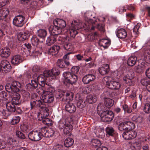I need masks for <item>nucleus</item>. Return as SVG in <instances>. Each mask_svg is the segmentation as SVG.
<instances>
[{"label": "nucleus", "mask_w": 150, "mask_h": 150, "mask_svg": "<svg viewBox=\"0 0 150 150\" xmlns=\"http://www.w3.org/2000/svg\"><path fill=\"white\" fill-rule=\"evenodd\" d=\"M55 135V132L53 130L50 129L47 130L45 137H50Z\"/></svg>", "instance_id": "a18cd8bd"}, {"label": "nucleus", "mask_w": 150, "mask_h": 150, "mask_svg": "<svg viewBox=\"0 0 150 150\" xmlns=\"http://www.w3.org/2000/svg\"><path fill=\"white\" fill-rule=\"evenodd\" d=\"M112 80V78L110 76H105L102 79V81L103 83L105 84L106 86L109 87L111 82Z\"/></svg>", "instance_id": "58836bf2"}, {"label": "nucleus", "mask_w": 150, "mask_h": 150, "mask_svg": "<svg viewBox=\"0 0 150 150\" xmlns=\"http://www.w3.org/2000/svg\"><path fill=\"white\" fill-rule=\"evenodd\" d=\"M73 139L71 138H67L66 139L64 142V145L66 147H69L71 146L74 143Z\"/></svg>", "instance_id": "ea45409f"}, {"label": "nucleus", "mask_w": 150, "mask_h": 150, "mask_svg": "<svg viewBox=\"0 0 150 150\" xmlns=\"http://www.w3.org/2000/svg\"><path fill=\"white\" fill-rule=\"evenodd\" d=\"M33 79L31 81V85L35 88L38 87V83L37 81V80L35 79V75H33Z\"/></svg>", "instance_id": "5fc2aeb1"}, {"label": "nucleus", "mask_w": 150, "mask_h": 150, "mask_svg": "<svg viewBox=\"0 0 150 150\" xmlns=\"http://www.w3.org/2000/svg\"><path fill=\"white\" fill-rule=\"evenodd\" d=\"M33 75H35V79L37 80L38 84L42 85L44 84L45 81L47 79L43 74H40L38 76L36 74H34Z\"/></svg>", "instance_id": "393cba45"}, {"label": "nucleus", "mask_w": 150, "mask_h": 150, "mask_svg": "<svg viewBox=\"0 0 150 150\" xmlns=\"http://www.w3.org/2000/svg\"><path fill=\"white\" fill-rule=\"evenodd\" d=\"M63 75L65 78V81L70 84H73L76 83L78 79L77 75H75L70 72H64Z\"/></svg>", "instance_id": "423d86ee"}, {"label": "nucleus", "mask_w": 150, "mask_h": 150, "mask_svg": "<svg viewBox=\"0 0 150 150\" xmlns=\"http://www.w3.org/2000/svg\"><path fill=\"white\" fill-rule=\"evenodd\" d=\"M106 135L107 137H113L115 134V131L114 129L111 127H107L105 129Z\"/></svg>", "instance_id": "c756f323"}, {"label": "nucleus", "mask_w": 150, "mask_h": 150, "mask_svg": "<svg viewBox=\"0 0 150 150\" xmlns=\"http://www.w3.org/2000/svg\"><path fill=\"white\" fill-rule=\"evenodd\" d=\"M54 69H52L51 70L48 69L44 71L43 75L47 79L48 77H49L52 79V77L53 75L52 72H54Z\"/></svg>", "instance_id": "e433bc0d"}, {"label": "nucleus", "mask_w": 150, "mask_h": 150, "mask_svg": "<svg viewBox=\"0 0 150 150\" xmlns=\"http://www.w3.org/2000/svg\"><path fill=\"white\" fill-rule=\"evenodd\" d=\"M101 120L103 122H108L112 121L113 118V112L108 110L104 111L101 112L100 115Z\"/></svg>", "instance_id": "0eeeda50"}, {"label": "nucleus", "mask_w": 150, "mask_h": 150, "mask_svg": "<svg viewBox=\"0 0 150 150\" xmlns=\"http://www.w3.org/2000/svg\"><path fill=\"white\" fill-rule=\"evenodd\" d=\"M37 35L38 37L40 38H45L47 35V33L46 30L40 29L38 30Z\"/></svg>", "instance_id": "79ce46f5"}, {"label": "nucleus", "mask_w": 150, "mask_h": 150, "mask_svg": "<svg viewBox=\"0 0 150 150\" xmlns=\"http://www.w3.org/2000/svg\"><path fill=\"white\" fill-rule=\"evenodd\" d=\"M125 128L126 130H129L134 129L135 127V125L133 122L130 121L125 122Z\"/></svg>", "instance_id": "7c9ffc66"}, {"label": "nucleus", "mask_w": 150, "mask_h": 150, "mask_svg": "<svg viewBox=\"0 0 150 150\" xmlns=\"http://www.w3.org/2000/svg\"><path fill=\"white\" fill-rule=\"evenodd\" d=\"M48 115H49L46 116H44L43 114L40 113L38 115V119L40 120H42L43 123L45 125L48 126L51 125H52L51 120L47 118Z\"/></svg>", "instance_id": "f3484780"}, {"label": "nucleus", "mask_w": 150, "mask_h": 150, "mask_svg": "<svg viewBox=\"0 0 150 150\" xmlns=\"http://www.w3.org/2000/svg\"><path fill=\"white\" fill-rule=\"evenodd\" d=\"M42 135L40 134V132L37 131H32L28 134V137L31 140L33 141H38L42 138Z\"/></svg>", "instance_id": "6e6552de"}, {"label": "nucleus", "mask_w": 150, "mask_h": 150, "mask_svg": "<svg viewBox=\"0 0 150 150\" xmlns=\"http://www.w3.org/2000/svg\"><path fill=\"white\" fill-rule=\"evenodd\" d=\"M57 66L61 68L65 67V62L62 59H58L57 61Z\"/></svg>", "instance_id": "09e8293b"}, {"label": "nucleus", "mask_w": 150, "mask_h": 150, "mask_svg": "<svg viewBox=\"0 0 150 150\" xmlns=\"http://www.w3.org/2000/svg\"><path fill=\"white\" fill-rule=\"evenodd\" d=\"M116 34L117 38H126L127 36L128 37H130L127 34L126 31L122 28L118 30Z\"/></svg>", "instance_id": "5701e85b"}, {"label": "nucleus", "mask_w": 150, "mask_h": 150, "mask_svg": "<svg viewBox=\"0 0 150 150\" xmlns=\"http://www.w3.org/2000/svg\"><path fill=\"white\" fill-rule=\"evenodd\" d=\"M16 105L11 102H10L7 103L6 104V108L7 110L10 112H14L16 110Z\"/></svg>", "instance_id": "2f4dec72"}, {"label": "nucleus", "mask_w": 150, "mask_h": 150, "mask_svg": "<svg viewBox=\"0 0 150 150\" xmlns=\"http://www.w3.org/2000/svg\"><path fill=\"white\" fill-rule=\"evenodd\" d=\"M18 92L13 91L9 93V96L12 98L11 102L16 105H18L21 103L20 100V96L17 93Z\"/></svg>", "instance_id": "1a4fd4ad"}, {"label": "nucleus", "mask_w": 150, "mask_h": 150, "mask_svg": "<svg viewBox=\"0 0 150 150\" xmlns=\"http://www.w3.org/2000/svg\"><path fill=\"white\" fill-rule=\"evenodd\" d=\"M49 30L50 34L53 36L59 35L62 31V30L57 25L50 26L49 28Z\"/></svg>", "instance_id": "2eb2a0df"}, {"label": "nucleus", "mask_w": 150, "mask_h": 150, "mask_svg": "<svg viewBox=\"0 0 150 150\" xmlns=\"http://www.w3.org/2000/svg\"><path fill=\"white\" fill-rule=\"evenodd\" d=\"M143 47V49L145 50V53L150 54V41L146 43Z\"/></svg>", "instance_id": "37998d69"}, {"label": "nucleus", "mask_w": 150, "mask_h": 150, "mask_svg": "<svg viewBox=\"0 0 150 150\" xmlns=\"http://www.w3.org/2000/svg\"><path fill=\"white\" fill-rule=\"evenodd\" d=\"M79 68L78 66H74L71 69V73L74 74L75 75H77L79 71Z\"/></svg>", "instance_id": "de8ad7c7"}, {"label": "nucleus", "mask_w": 150, "mask_h": 150, "mask_svg": "<svg viewBox=\"0 0 150 150\" xmlns=\"http://www.w3.org/2000/svg\"><path fill=\"white\" fill-rule=\"evenodd\" d=\"M16 136L19 138L21 139H25V137L24 134L20 131H17L16 132Z\"/></svg>", "instance_id": "13d9d810"}, {"label": "nucleus", "mask_w": 150, "mask_h": 150, "mask_svg": "<svg viewBox=\"0 0 150 150\" xmlns=\"http://www.w3.org/2000/svg\"><path fill=\"white\" fill-rule=\"evenodd\" d=\"M10 54V49L8 47H4L0 50V54L2 57H8Z\"/></svg>", "instance_id": "aec40b11"}, {"label": "nucleus", "mask_w": 150, "mask_h": 150, "mask_svg": "<svg viewBox=\"0 0 150 150\" xmlns=\"http://www.w3.org/2000/svg\"><path fill=\"white\" fill-rule=\"evenodd\" d=\"M140 26V24L137 23L136 25H135L133 28V31L134 34L135 35V37H137L139 34V32H138V30Z\"/></svg>", "instance_id": "c03bdc74"}, {"label": "nucleus", "mask_w": 150, "mask_h": 150, "mask_svg": "<svg viewBox=\"0 0 150 150\" xmlns=\"http://www.w3.org/2000/svg\"><path fill=\"white\" fill-rule=\"evenodd\" d=\"M11 69V64H9L7 66H6L5 67H4L2 68V71H4L6 73L9 71Z\"/></svg>", "instance_id": "052dcab7"}, {"label": "nucleus", "mask_w": 150, "mask_h": 150, "mask_svg": "<svg viewBox=\"0 0 150 150\" xmlns=\"http://www.w3.org/2000/svg\"><path fill=\"white\" fill-rule=\"evenodd\" d=\"M96 79V76L93 74H88L85 75L82 79V81L84 84H88L94 81Z\"/></svg>", "instance_id": "4468645a"}, {"label": "nucleus", "mask_w": 150, "mask_h": 150, "mask_svg": "<svg viewBox=\"0 0 150 150\" xmlns=\"http://www.w3.org/2000/svg\"><path fill=\"white\" fill-rule=\"evenodd\" d=\"M91 143L92 145L95 147L99 146L101 145L100 141L97 139H92L91 141Z\"/></svg>", "instance_id": "a19ab883"}, {"label": "nucleus", "mask_w": 150, "mask_h": 150, "mask_svg": "<svg viewBox=\"0 0 150 150\" xmlns=\"http://www.w3.org/2000/svg\"><path fill=\"white\" fill-rule=\"evenodd\" d=\"M18 141L15 138H10L7 140V144L12 147L18 146Z\"/></svg>", "instance_id": "4be33fe9"}, {"label": "nucleus", "mask_w": 150, "mask_h": 150, "mask_svg": "<svg viewBox=\"0 0 150 150\" xmlns=\"http://www.w3.org/2000/svg\"><path fill=\"white\" fill-rule=\"evenodd\" d=\"M41 99V100H36L35 101L30 102L31 109L34 107H40V113L43 114L44 116H46L49 114V110L47 108L45 107V102L42 100V96Z\"/></svg>", "instance_id": "f03ea898"}, {"label": "nucleus", "mask_w": 150, "mask_h": 150, "mask_svg": "<svg viewBox=\"0 0 150 150\" xmlns=\"http://www.w3.org/2000/svg\"><path fill=\"white\" fill-rule=\"evenodd\" d=\"M65 110L69 113H72L76 111V108L73 103H69L66 104Z\"/></svg>", "instance_id": "a878e982"}, {"label": "nucleus", "mask_w": 150, "mask_h": 150, "mask_svg": "<svg viewBox=\"0 0 150 150\" xmlns=\"http://www.w3.org/2000/svg\"><path fill=\"white\" fill-rule=\"evenodd\" d=\"M104 109V106L101 103H99L97 107V111L98 113L99 114H101V112H102Z\"/></svg>", "instance_id": "864d4df0"}, {"label": "nucleus", "mask_w": 150, "mask_h": 150, "mask_svg": "<svg viewBox=\"0 0 150 150\" xmlns=\"http://www.w3.org/2000/svg\"><path fill=\"white\" fill-rule=\"evenodd\" d=\"M54 69V71L52 72L53 75L52 77V79H54L56 78V76L58 75L59 74L60 72L57 70L56 69L54 68L53 69Z\"/></svg>", "instance_id": "0e129e2a"}, {"label": "nucleus", "mask_w": 150, "mask_h": 150, "mask_svg": "<svg viewBox=\"0 0 150 150\" xmlns=\"http://www.w3.org/2000/svg\"><path fill=\"white\" fill-rule=\"evenodd\" d=\"M56 38H47L46 44L48 45H51L54 44L56 41Z\"/></svg>", "instance_id": "3c124183"}, {"label": "nucleus", "mask_w": 150, "mask_h": 150, "mask_svg": "<svg viewBox=\"0 0 150 150\" xmlns=\"http://www.w3.org/2000/svg\"><path fill=\"white\" fill-rule=\"evenodd\" d=\"M25 18L22 15L16 16L13 19V24L16 26L21 27L23 26Z\"/></svg>", "instance_id": "9d476101"}, {"label": "nucleus", "mask_w": 150, "mask_h": 150, "mask_svg": "<svg viewBox=\"0 0 150 150\" xmlns=\"http://www.w3.org/2000/svg\"><path fill=\"white\" fill-rule=\"evenodd\" d=\"M10 64L9 62L6 60H2L1 62V66L2 68Z\"/></svg>", "instance_id": "680f3d73"}, {"label": "nucleus", "mask_w": 150, "mask_h": 150, "mask_svg": "<svg viewBox=\"0 0 150 150\" xmlns=\"http://www.w3.org/2000/svg\"><path fill=\"white\" fill-rule=\"evenodd\" d=\"M84 16L85 18L90 20L92 16V13L90 11H87L84 13Z\"/></svg>", "instance_id": "69168bd1"}, {"label": "nucleus", "mask_w": 150, "mask_h": 150, "mask_svg": "<svg viewBox=\"0 0 150 150\" xmlns=\"http://www.w3.org/2000/svg\"><path fill=\"white\" fill-rule=\"evenodd\" d=\"M141 83L142 85L146 87L150 83V81L148 79L144 78L141 79Z\"/></svg>", "instance_id": "49530a36"}, {"label": "nucleus", "mask_w": 150, "mask_h": 150, "mask_svg": "<svg viewBox=\"0 0 150 150\" xmlns=\"http://www.w3.org/2000/svg\"><path fill=\"white\" fill-rule=\"evenodd\" d=\"M86 101L89 103H95L97 100V97L95 95H89L86 98Z\"/></svg>", "instance_id": "f704fd0d"}, {"label": "nucleus", "mask_w": 150, "mask_h": 150, "mask_svg": "<svg viewBox=\"0 0 150 150\" xmlns=\"http://www.w3.org/2000/svg\"><path fill=\"white\" fill-rule=\"evenodd\" d=\"M110 69L108 64H105L99 69V72L102 75L107 74L109 71Z\"/></svg>", "instance_id": "cd10ccee"}, {"label": "nucleus", "mask_w": 150, "mask_h": 150, "mask_svg": "<svg viewBox=\"0 0 150 150\" xmlns=\"http://www.w3.org/2000/svg\"><path fill=\"white\" fill-rule=\"evenodd\" d=\"M132 119L133 121L138 123H141L143 120V118L139 115H134L132 117Z\"/></svg>", "instance_id": "4c0bfd02"}, {"label": "nucleus", "mask_w": 150, "mask_h": 150, "mask_svg": "<svg viewBox=\"0 0 150 150\" xmlns=\"http://www.w3.org/2000/svg\"><path fill=\"white\" fill-rule=\"evenodd\" d=\"M134 77L133 73L129 72L127 74H125L123 77V80L125 82L129 85H131L132 79Z\"/></svg>", "instance_id": "ddd939ff"}, {"label": "nucleus", "mask_w": 150, "mask_h": 150, "mask_svg": "<svg viewBox=\"0 0 150 150\" xmlns=\"http://www.w3.org/2000/svg\"><path fill=\"white\" fill-rule=\"evenodd\" d=\"M122 108L124 110L125 112H127L129 113H131L132 110L131 109L129 108L126 104H124L122 105Z\"/></svg>", "instance_id": "4d7b16f0"}, {"label": "nucleus", "mask_w": 150, "mask_h": 150, "mask_svg": "<svg viewBox=\"0 0 150 150\" xmlns=\"http://www.w3.org/2000/svg\"><path fill=\"white\" fill-rule=\"evenodd\" d=\"M143 110L146 113H150V104L149 103L146 104L143 108Z\"/></svg>", "instance_id": "603ef678"}, {"label": "nucleus", "mask_w": 150, "mask_h": 150, "mask_svg": "<svg viewBox=\"0 0 150 150\" xmlns=\"http://www.w3.org/2000/svg\"><path fill=\"white\" fill-rule=\"evenodd\" d=\"M85 106V102L81 100L79 101L77 103V106L80 108H82Z\"/></svg>", "instance_id": "bf43d9fd"}, {"label": "nucleus", "mask_w": 150, "mask_h": 150, "mask_svg": "<svg viewBox=\"0 0 150 150\" xmlns=\"http://www.w3.org/2000/svg\"><path fill=\"white\" fill-rule=\"evenodd\" d=\"M63 146L62 145L56 144L53 146L52 150H63Z\"/></svg>", "instance_id": "6e6d98bb"}, {"label": "nucleus", "mask_w": 150, "mask_h": 150, "mask_svg": "<svg viewBox=\"0 0 150 150\" xmlns=\"http://www.w3.org/2000/svg\"><path fill=\"white\" fill-rule=\"evenodd\" d=\"M23 61L22 57L18 55L13 56L11 59V63L13 64H18Z\"/></svg>", "instance_id": "412c9836"}, {"label": "nucleus", "mask_w": 150, "mask_h": 150, "mask_svg": "<svg viewBox=\"0 0 150 150\" xmlns=\"http://www.w3.org/2000/svg\"><path fill=\"white\" fill-rule=\"evenodd\" d=\"M104 103L106 106L109 108L112 106L114 103V101L112 99L107 98L105 99Z\"/></svg>", "instance_id": "c9c22d12"}, {"label": "nucleus", "mask_w": 150, "mask_h": 150, "mask_svg": "<svg viewBox=\"0 0 150 150\" xmlns=\"http://www.w3.org/2000/svg\"><path fill=\"white\" fill-rule=\"evenodd\" d=\"M55 91L54 88L52 86H49L47 90L43 91L42 95V100L44 102L50 103L53 101L54 96L52 93Z\"/></svg>", "instance_id": "7ed1b4c3"}, {"label": "nucleus", "mask_w": 150, "mask_h": 150, "mask_svg": "<svg viewBox=\"0 0 150 150\" xmlns=\"http://www.w3.org/2000/svg\"><path fill=\"white\" fill-rule=\"evenodd\" d=\"M100 43L104 49H107L110 45V40L109 39L103 38L100 40Z\"/></svg>", "instance_id": "bb28decb"}, {"label": "nucleus", "mask_w": 150, "mask_h": 150, "mask_svg": "<svg viewBox=\"0 0 150 150\" xmlns=\"http://www.w3.org/2000/svg\"><path fill=\"white\" fill-rule=\"evenodd\" d=\"M21 85L19 82L14 81L12 84L7 83L5 86L6 91L9 93L13 91L18 92L19 91V88L21 87Z\"/></svg>", "instance_id": "39448f33"}, {"label": "nucleus", "mask_w": 150, "mask_h": 150, "mask_svg": "<svg viewBox=\"0 0 150 150\" xmlns=\"http://www.w3.org/2000/svg\"><path fill=\"white\" fill-rule=\"evenodd\" d=\"M9 10L6 8L0 10V19H2L6 18L8 14Z\"/></svg>", "instance_id": "72a5a7b5"}, {"label": "nucleus", "mask_w": 150, "mask_h": 150, "mask_svg": "<svg viewBox=\"0 0 150 150\" xmlns=\"http://www.w3.org/2000/svg\"><path fill=\"white\" fill-rule=\"evenodd\" d=\"M53 24L54 25H57L62 30V29L64 28L66 25L65 21L60 19H57L54 20Z\"/></svg>", "instance_id": "dca6fc26"}, {"label": "nucleus", "mask_w": 150, "mask_h": 150, "mask_svg": "<svg viewBox=\"0 0 150 150\" xmlns=\"http://www.w3.org/2000/svg\"><path fill=\"white\" fill-rule=\"evenodd\" d=\"M39 39L38 38H31V41L32 44L34 45H37L38 44L39 42Z\"/></svg>", "instance_id": "774afa93"}, {"label": "nucleus", "mask_w": 150, "mask_h": 150, "mask_svg": "<svg viewBox=\"0 0 150 150\" xmlns=\"http://www.w3.org/2000/svg\"><path fill=\"white\" fill-rule=\"evenodd\" d=\"M70 118L60 120L58 122V126L59 129H63L64 133L65 134L69 133L73 129L72 122H70Z\"/></svg>", "instance_id": "f257e3e1"}, {"label": "nucleus", "mask_w": 150, "mask_h": 150, "mask_svg": "<svg viewBox=\"0 0 150 150\" xmlns=\"http://www.w3.org/2000/svg\"><path fill=\"white\" fill-rule=\"evenodd\" d=\"M121 84L118 82L111 81L108 88L113 90H118L120 88Z\"/></svg>", "instance_id": "b1692460"}, {"label": "nucleus", "mask_w": 150, "mask_h": 150, "mask_svg": "<svg viewBox=\"0 0 150 150\" xmlns=\"http://www.w3.org/2000/svg\"><path fill=\"white\" fill-rule=\"evenodd\" d=\"M18 38H34L32 34L28 31H26L24 33L23 32H20L17 33Z\"/></svg>", "instance_id": "c85d7f7f"}, {"label": "nucleus", "mask_w": 150, "mask_h": 150, "mask_svg": "<svg viewBox=\"0 0 150 150\" xmlns=\"http://www.w3.org/2000/svg\"><path fill=\"white\" fill-rule=\"evenodd\" d=\"M60 49V47L59 46L54 45L49 49L48 54H49L55 55L58 53Z\"/></svg>", "instance_id": "a211bd4d"}, {"label": "nucleus", "mask_w": 150, "mask_h": 150, "mask_svg": "<svg viewBox=\"0 0 150 150\" xmlns=\"http://www.w3.org/2000/svg\"><path fill=\"white\" fill-rule=\"evenodd\" d=\"M62 39L61 42L59 43L64 44V48L67 51L70 52L73 51L74 49L73 46L70 43H67V42L69 40H68L67 38H62ZM59 40H61L59 39Z\"/></svg>", "instance_id": "f8f14e48"}, {"label": "nucleus", "mask_w": 150, "mask_h": 150, "mask_svg": "<svg viewBox=\"0 0 150 150\" xmlns=\"http://www.w3.org/2000/svg\"><path fill=\"white\" fill-rule=\"evenodd\" d=\"M137 59V57L135 56L130 57L127 61V64L130 66H134L136 63Z\"/></svg>", "instance_id": "473e14b6"}, {"label": "nucleus", "mask_w": 150, "mask_h": 150, "mask_svg": "<svg viewBox=\"0 0 150 150\" xmlns=\"http://www.w3.org/2000/svg\"><path fill=\"white\" fill-rule=\"evenodd\" d=\"M96 28L100 31L104 32L105 29L104 28V25L101 24H98L96 26Z\"/></svg>", "instance_id": "338daca9"}, {"label": "nucleus", "mask_w": 150, "mask_h": 150, "mask_svg": "<svg viewBox=\"0 0 150 150\" xmlns=\"http://www.w3.org/2000/svg\"><path fill=\"white\" fill-rule=\"evenodd\" d=\"M94 132L96 136L99 138H103L105 136L104 130L99 127H95L94 129Z\"/></svg>", "instance_id": "6ab92c4d"}, {"label": "nucleus", "mask_w": 150, "mask_h": 150, "mask_svg": "<svg viewBox=\"0 0 150 150\" xmlns=\"http://www.w3.org/2000/svg\"><path fill=\"white\" fill-rule=\"evenodd\" d=\"M125 125L124 122L120 123L118 126V129L119 130L122 131L124 130H126L125 128Z\"/></svg>", "instance_id": "e2e57ef3"}, {"label": "nucleus", "mask_w": 150, "mask_h": 150, "mask_svg": "<svg viewBox=\"0 0 150 150\" xmlns=\"http://www.w3.org/2000/svg\"><path fill=\"white\" fill-rule=\"evenodd\" d=\"M83 27H85L84 23L78 20L73 21L71 23V26L69 30L70 36L72 38H75L78 33L77 30L82 28Z\"/></svg>", "instance_id": "20e7f679"}, {"label": "nucleus", "mask_w": 150, "mask_h": 150, "mask_svg": "<svg viewBox=\"0 0 150 150\" xmlns=\"http://www.w3.org/2000/svg\"><path fill=\"white\" fill-rule=\"evenodd\" d=\"M137 135V132L134 131H129L124 132L122 134V137L126 140H131L136 137Z\"/></svg>", "instance_id": "9b49d317"}, {"label": "nucleus", "mask_w": 150, "mask_h": 150, "mask_svg": "<svg viewBox=\"0 0 150 150\" xmlns=\"http://www.w3.org/2000/svg\"><path fill=\"white\" fill-rule=\"evenodd\" d=\"M20 118L19 116H15L13 117L11 121V123L12 125L16 124L19 122Z\"/></svg>", "instance_id": "8fccbe9b"}]
</instances>
